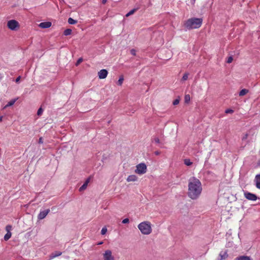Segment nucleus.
<instances>
[{"mask_svg": "<svg viewBox=\"0 0 260 260\" xmlns=\"http://www.w3.org/2000/svg\"><path fill=\"white\" fill-rule=\"evenodd\" d=\"M202 190L200 181L195 177L190 178L188 183V196L191 199H197Z\"/></svg>", "mask_w": 260, "mask_h": 260, "instance_id": "f257e3e1", "label": "nucleus"}, {"mask_svg": "<svg viewBox=\"0 0 260 260\" xmlns=\"http://www.w3.org/2000/svg\"><path fill=\"white\" fill-rule=\"evenodd\" d=\"M202 21V18H192L186 21L184 25L188 29L198 28L201 26Z\"/></svg>", "mask_w": 260, "mask_h": 260, "instance_id": "f03ea898", "label": "nucleus"}, {"mask_svg": "<svg viewBox=\"0 0 260 260\" xmlns=\"http://www.w3.org/2000/svg\"><path fill=\"white\" fill-rule=\"evenodd\" d=\"M138 227L144 235H149L152 232L151 223L149 221L142 222L138 225Z\"/></svg>", "mask_w": 260, "mask_h": 260, "instance_id": "7ed1b4c3", "label": "nucleus"}, {"mask_svg": "<svg viewBox=\"0 0 260 260\" xmlns=\"http://www.w3.org/2000/svg\"><path fill=\"white\" fill-rule=\"evenodd\" d=\"M147 171V166L144 163H141L136 166L135 173L142 175L145 174Z\"/></svg>", "mask_w": 260, "mask_h": 260, "instance_id": "20e7f679", "label": "nucleus"}, {"mask_svg": "<svg viewBox=\"0 0 260 260\" xmlns=\"http://www.w3.org/2000/svg\"><path fill=\"white\" fill-rule=\"evenodd\" d=\"M8 27L12 30H16L19 27V23L15 20H11L7 23Z\"/></svg>", "mask_w": 260, "mask_h": 260, "instance_id": "39448f33", "label": "nucleus"}, {"mask_svg": "<svg viewBox=\"0 0 260 260\" xmlns=\"http://www.w3.org/2000/svg\"><path fill=\"white\" fill-rule=\"evenodd\" d=\"M244 196L245 198L250 201H256L257 199V197L253 193L249 192L247 191L244 192Z\"/></svg>", "mask_w": 260, "mask_h": 260, "instance_id": "423d86ee", "label": "nucleus"}, {"mask_svg": "<svg viewBox=\"0 0 260 260\" xmlns=\"http://www.w3.org/2000/svg\"><path fill=\"white\" fill-rule=\"evenodd\" d=\"M104 260H114V257L112 255V252L110 250H107L105 251L104 254Z\"/></svg>", "mask_w": 260, "mask_h": 260, "instance_id": "0eeeda50", "label": "nucleus"}, {"mask_svg": "<svg viewBox=\"0 0 260 260\" xmlns=\"http://www.w3.org/2000/svg\"><path fill=\"white\" fill-rule=\"evenodd\" d=\"M50 210L49 209L41 211L38 216V218L39 220L44 219L47 214L49 213Z\"/></svg>", "mask_w": 260, "mask_h": 260, "instance_id": "6e6552de", "label": "nucleus"}, {"mask_svg": "<svg viewBox=\"0 0 260 260\" xmlns=\"http://www.w3.org/2000/svg\"><path fill=\"white\" fill-rule=\"evenodd\" d=\"M108 75V71L105 69L100 70L98 72L99 78L101 79H105Z\"/></svg>", "mask_w": 260, "mask_h": 260, "instance_id": "1a4fd4ad", "label": "nucleus"}, {"mask_svg": "<svg viewBox=\"0 0 260 260\" xmlns=\"http://www.w3.org/2000/svg\"><path fill=\"white\" fill-rule=\"evenodd\" d=\"M254 181L257 188L260 189V174L255 176Z\"/></svg>", "mask_w": 260, "mask_h": 260, "instance_id": "9d476101", "label": "nucleus"}, {"mask_svg": "<svg viewBox=\"0 0 260 260\" xmlns=\"http://www.w3.org/2000/svg\"><path fill=\"white\" fill-rule=\"evenodd\" d=\"M248 133H249V134L246 133L244 135V136L242 138V141H244V140H246L248 138L249 134H251L252 135H254L255 134V132L253 128H250L248 131Z\"/></svg>", "mask_w": 260, "mask_h": 260, "instance_id": "9b49d317", "label": "nucleus"}, {"mask_svg": "<svg viewBox=\"0 0 260 260\" xmlns=\"http://www.w3.org/2000/svg\"><path fill=\"white\" fill-rule=\"evenodd\" d=\"M51 26V23L50 22H41L39 24V26L43 28H47Z\"/></svg>", "mask_w": 260, "mask_h": 260, "instance_id": "f8f14e48", "label": "nucleus"}, {"mask_svg": "<svg viewBox=\"0 0 260 260\" xmlns=\"http://www.w3.org/2000/svg\"><path fill=\"white\" fill-rule=\"evenodd\" d=\"M138 180V177L135 175H131L127 177L126 181L127 182H135Z\"/></svg>", "mask_w": 260, "mask_h": 260, "instance_id": "ddd939ff", "label": "nucleus"}, {"mask_svg": "<svg viewBox=\"0 0 260 260\" xmlns=\"http://www.w3.org/2000/svg\"><path fill=\"white\" fill-rule=\"evenodd\" d=\"M89 181H90V178H88L85 181V182L84 183V184L80 187L79 191H82L84 190L87 188V186L88 184L89 183Z\"/></svg>", "mask_w": 260, "mask_h": 260, "instance_id": "4468645a", "label": "nucleus"}, {"mask_svg": "<svg viewBox=\"0 0 260 260\" xmlns=\"http://www.w3.org/2000/svg\"><path fill=\"white\" fill-rule=\"evenodd\" d=\"M17 100H18V98L12 100L9 102H8V103L5 106L4 108H6L8 107L13 105Z\"/></svg>", "mask_w": 260, "mask_h": 260, "instance_id": "2eb2a0df", "label": "nucleus"}, {"mask_svg": "<svg viewBox=\"0 0 260 260\" xmlns=\"http://www.w3.org/2000/svg\"><path fill=\"white\" fill-rule=\"evenodd\" d=\"M62 254V253L60 251H55L53 253H51V255H50V257L51 258H53L55 257H57V256H60Z\"/></svg>", "mask_w": 260, "mask_h": 260, "instance_id": "dca6fc26", "label": "nucleus"}, {"mask_svg": "<svg viewBox=\"0 0 260 260\" xmlns=\"http://www.w3.org/2000/svg\"><path fill=\"white\" fill-rule=\"evenodd\" d=\"M236 260H252L250 257L247 256H240L236 258Z\"/></svg>", "mask_w": 260, "mask_h": 260, "instance_id": "f3484780", "label": "nucleus"}, {"mask_svg": "<svg viewBox=\"0 0 260 260\" xmlns=\"http://www.w3.org/2000/svg\"><path fill=\"white\" fill-rule=\"evenodd\" d=\"M123 80H124L123 76L121 75L119 77V80L117 81V85L119 86H121L122 84H123Z\"/></svg>", "mask_w": 260, "mask_h": 260, "instance_id": "a211bd4d", "label": "nucleus"}, {"mask_svg": "<svg viewBox=\"0 0 260 260\" xmlns=\"http://www.w3.org/2000/svg\"><path fill=\"white\" fill-rule=\"evenodd\" d=\"M248 92V90L246 89H242L239 92V96H243Z\"/></svg>", "mask_w": 260, "mask_h": 260, "instance_id": "6ab92c4d", "label": "nucleus"}, {"mask_svg": "<svg viewBox=\"0 0 260 260\" xmlns=\"http://www.w3.org/2000/svg\"><path fill=\"white\" fill-rule=\"evenodd\" d=\"M11 233H7V234L4 236V240L5 241H8L11 238Z\"/></svg>", "mask_w": 260, "mask_h": 260, "instance_id": "aec40b11", "label": "nucleus"}, {"mask_svg": "<svg viewBox=\"0 0 260 260\" xmlns=\"http://www.w3.org/2000/svg\"><path fill=\"white\" fill-rule=\"evenodd\" d=\"M68 23L70 24H76L77 22V21L73 19V18H69L68 19Z\"/></svg>", "mask_w": 260, "mask_h": 260, "instance_id": "412c9836", "label": "nucleus"}, {"mask_svg": "<svg viewBox=\"0 0 260 260\" xmlns=\"http://www.w3.org/2000/svg\"><path fill=\"white\" fill-rule=\"evenodd\" d=\"M137 10V9H133V10H131L128 13H127L125 16L128 17L131 15H133L136 11Z\"/></svg>", "mask_w": 260, "mask_h": 260, "instance_id": "4be33fe9", "label": "nucleus"}, {"mask_svg": "<svg viewBox=\"0 0 260 260\" xmlns=\"http://www.w3.org/2000/svg\"><path fill=\"white\" fill-rule=\"evenodd\" d=\"M72 33V30L71 29H66V30H64V32H63V34L65 36H68V35H71Z\"/></svg>", "mask_w": 260, "mask_h": 260, "instance_id": "5701e85b", "label": "nucleus"}, {"mask_svg": "<svg viewBox=\"0 0 260 260\" xmlns=\"http://www.w3.org/2000/svg\"><path fill=\"white\" fill-rule=\"evenodd\" d=\"M184 162L185 165H186L187 166H190L192 164V162L190 161V159H185Z\"/></svg>", "mask_w": 260, "mask_h": 260, "instance_id": "b1692460", "label": "nucleus"}, {"mask_svg": "<svg viewBox=\"0 0 260 260\" xmlns=\"http://www.w3.org/2000/svg\"><path fill=\"white\" fill-rule=\"evenodd\" d=\"M219 255L220 256L221 259H225L228 256V254L226 253V252H223V254L222 253V252H221L219 254Z\"/></svg>", "mask_w": 260, "mask_h": 260, "instance_id": "393cba45", "label": "nucleus"}, {"mask_svg": "<svg viewBox=\"0 0 260 260\" xmlns=\"http://www.w3.org/2000/svg\"><path fill=\"white\" fill-rule=\"evenodd\" d=\"M188 75H189V74H188V73H185L183 75V77H182V78L181 80H182V81H183L187 80V79H188Z\"/></svg>", "mask_w": 260, "mask_h": 260, "instance_id": "a878e982", "label": "nucleus"}, {"mask_svg": "<svg viewBox=\"0 0 260 260\" xmlns=\"http://www.w3.org/2000/svg\"><path fill=\"white\" fill-rule=\"evenodd\" d=\"M184 100L185 103H188L190 100V95L189 94L185 95Z\"/></svg>", "mask_w": 260, "mask_h": 260, "instance_id": "bb28decb", "label": "nucleus"}, {"mask_svg": "<svg viewBox=\"0 0 260 260\" xmlns=\"http://www.w3.org/2000/svg\"><path fill=\"white\" fill-rule=\"evenodd\" d=\"M12 226L11 225H7L6 227V230L7 233H11V230H12Z\"/></svg>", "mask_w": 260, "mask_h": 260, "instance_id": "cd10ccee", "label": "nucleus"}, {"mask_svg": "<svg viewBox=\"0 0 260 260\" xmlns=\"http://www.w3.org/2000/svg\"><path fill=\"white\" fill-rule=\"evenodd\" d=\"M107 232V229L106 227H104L102 228V230H101V234L102 235H105L106 232Z\"/></svg>", "mask_w": 260, "mask_h": 260, "instance_id": "c85d7f7f", "label": "nucleus"}, {"mask_svg": "<svg viewBox=\"0 0 260 260\" xmlns=\"http://www.w3.org/2000/svg\"><path fill=\"white\" fill-rule=\"evenodd\" d=\"M233 60V58L232 56H229L228 59H227V60H226V62L228 63H231Z\"/></svg>", "mask_w": 260, "mask_h": 260, "instance_id": "c756f323", "label": "nucleus"}, {"mask_svg": "<svg viewBox=\"0 0 260 260\" xmlns=\"http://www.w3.org/2000/svg\"><path fill=\"white\" fill-rule=\"evenodd\" d=\"M233 112H234V110H233L231 109H228L225 111V113L226 114L233 113Z\"/></svg>", "mask_w": 260, "mask_h": 260, "instance_id": "7c9ffc66", "label": "nucleus"}, {"mask_svg": "<svg viewBox=\"0 0 260 260\" xmlns=\"http://www.w3.org/2000/svg\"><path fill=\"white\" fill-rule=\"evenodd\" d=\"M43 109L41 108H40L37 112L38 115H41L42 114Z\"/></svg>", "mask_w": 260, "mask_h": 260, "instance_id": "2f4dec72", "label": "nucleus"}, {"mask_svg": "<svg viewBox=\"0 0 260 260\" xmlns=\"http://www.w3.org/2000/svg\"><path fill=\"white\" fill-rule=\"evenodd\" d=\"M179 103V99H176L173 101V104L174 105H177Z\"/></svg>", "mask_w": 260, "mask_h": 260, "instance_id": "473e14b6", "label": "nucleus"}, {"mask_svg": "<svg viewBox=\"0 0 260 260\" xmlns=\"http://www.w3.org/2000/svg\"><path fill=\"white\" fill-rule=\"evenodd\" d=\"M129 220L128 218H125L122 221V223L125 224V223H128L129 222Z\"/></svg>", "mask_w": 260, "mask_h": 260, "instance_id": "72a5a7b5", "label": "nucleus"}, {"mask_svg": "<svg viewBox=\"0 0 260 260\" xmlns=\"http://www.w3.org/2000/svg\"><path fill=\"white\" fill-rule=\"evenodd\" d=\"M131 53L135 56L136 55V51L134 49H132L131 50Z\"/></svg>", "mask_w": 260, "mask_h": 260, "instance_id": "f704fd0d", "label": "nucleus"}, {"mask_svg": "<svg viewBox=\"0 0 260 260\" xmlns=\"http://www.w3.org/2000/svg\"><path fill=\"white\" fill-rule=\"evenodd\" d=\"M83 61V59L82 58H80L78 59V60H77L76 63V66H78V64H79L82 61Z\"/></svg>", "mask_w": 260, "mask_h": 260, "instance_id": "c9c22d12", "label": "nucleus"}, {"mask_svg": "<svg viewBox=\"0 0 260 260\" xmlns=\"http://www.w3.org/2000/svg\"><path fill=\"white\" fill-rule=\"evenodd\" d=\"M154 141L156 143H159V139L158 138H154Z\"/></svg>", "mask_w": 260, "mask_h": 260, "instance_id": "e433bc0d", "label": "nucleus"}, {"mask_svg": "<svg viewBox=\"0 0 260 260\" xmlns=\"http://www.w3.org/2000/svg\"><path fill=\"white\" fill-rule=\"evenodd\" d=\"M154 154L156 155H158L160 154V152L158 151H156L154 152Z\"/></svg>", "mask_w": 260, "mask_h": 260, "instance_id": "4c0bfd02", "label": "nucleus"}, {"mask_svg": "<svg viewBox=\"0 0 260 260\" xmlns=\"http://www.w3.org/2000/svg\"><path fill=\"white\" fill-rule=\"evenodd\" d=\"M20 79V76L18 77L16 79V82H18L19 81Z\"/></svg>", "mask_w": 260, "mask_h": 260, "instance_id": "58836bf2", "label": "nucleus"}, {"mask_svg": "<svg viewBox=\"0 0 260 260\" xmlns=\"http://www.w3.org/2000/svg\"><path fill=\"white\" fill-rule=\"evenodd\" d=\"M39 143H43V138H40L39 139Z\"/></svg>", "mask_w": 260, "mask_h": 260, "instance_id": "ea45409f", "label": "nucleus"}, {"mask_svg": "<svg viewBox=\"0 0 260 260\" xmlns=\"http://www.w3.org/2000/svg\"><path fill=\"white\" fill-rule=\"evenodd\" d=\"M107 0H102V3L105 4L107 3Z\"/></svg>", "mask_w": 260, "mask_h": 260, "instance_id": "a19ab883", "label": "nucleus"}, {"mask_svg": "<svg viewBox=\"0 0 260 260\" xmlns=\"http://www.w3.org/2000/svg\"><path fill=\"white\" fill-rule=\"evenodd\" d=\"M2 119H3V117L1 116L0 117V122L2 121Z\"/></svg>", "mask_w": 260, "mask_h": 260, "instance_id": "79ce46f5", "label": "nucleus"}, {"mask_svg": "<svg viewBox=\"0 0 260 260\" xmlns=\"http://www.w3.org/2000/svg\"><path fill=\"white\" fill-rule=\"evenodd\" d=\"M103 243V242H100L98 244L100 245V244H102Z\"/></svg>", "mask_w": 260, "mask_h": 260, "instance_id": "37998d69", "label": "nucleus"}, {"mask_svg": "<svg viewBox=\"0 0 260 260\" xmlns=\"http://www.w3.org/2000/svg\"><path fill=\"white\" fill-rule=\"evenodd\" d=\"M193 2L194 3V2H195V1H196V0H193Z\"/></svg>", "mask_w": 260, "mask_h": 260, "instance_id": "c03bdc74", "label": "nucleus"}]
</instances>
